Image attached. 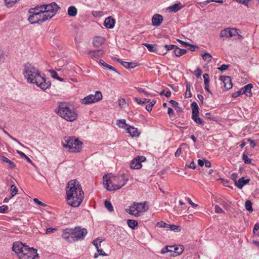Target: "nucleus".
Wrapping results in <instances>:
<instances>
[{
  "label": "nucleus",
  "instance_id": "20",
  "mask_svg": "<svg viewBox=\"0 0 259 259\" xmlns=\"http://www.w3.org/2000/svg\"><path fill=\"white\" fill-rule=\"evenodd\" d=\"M253 88L251 83H249L242 88L243 94H245L246 96L250 97L252 96L251 90Z\"/></svg>",
  "mask_w": 259,
  "mask_h": 259
},
{
  "label": "nucleus",
  "instance_id": "6",
  "mask_svg": "<svg viewBox=\"0 0 259 259\" xmlns=\"http://www.w3.org/2000/svg\"><path fill=\"white\" fill-rule=\"evenodd\" d=\"M29 13L30 15L28 20L31 24L41 23L48 20L38 6L34 8L30 9L29 11Z\"/></svg>",
  "mask_w": 259,
  "mask_h": 259
},
{
  "label": "nucleus",
  "instance_id": "34",
  "mask_svg": "<svg viewBox=\"0 0 259 259\" xmlns=\"http://www.w3.org/2000/svg\"><path fill=\"white\" fill-rule=\"evenodd\" d=\"M105 207L109 211L112 212L113 211V206L110 201L106 200L104 202Z\"/></svg>",
  "mask_w": 259,
  "mask_h": 259
},
{
  "label": "nucleus",
  "instance_id": "18",
  "mask_svg": "<svg viewBox=\"0 0 259 259\" xmlns=\"http://www.w3.org/2000/svg\"><path fill=\"white\" fill-rule=\"evenodd\" d=\"M115 24V20L111 16L106 18L104 21V25L108 28H113Z\"/></svg>",
  "mask_w": 259,
  "mask_h": 259
},
{
  "label": "nucleus",
  "instance_id": "55",
  "mask_svg": "<svg viewBox=\"0 0 259 259\" xmlns=\"http://www.w3.org/2000/svg\"><path fill=\"white\" fill-rule=\"evenodd\" d=\"M195 74L197 78H199L202 74V70L200 68H197L195 71Z\"/></svg>",
  "mask_w": 259,
  "mask_h": 259
},
{
  "label": "nucleus",
  "instance_id": "10",
  "mask_svg": "<svg viewBox=\"0 0 259 259\" xmlns=\"http://www.w3.org/2000/svg\"><path fill=\"white\" fill-rule=\"evenodd\" d=\"M220 36L221 37H232L235 36L241 37L239 34V30L235 28H227L222 30L220 32Z\"/></svg>",
  "mask_w": 259,
  "mask_h": 259
},
{
  "label": "nucleus",
  "instance_id": "35",
  "mask_svg": "<svg viewBox=\"0 0 259 259\" xmlns=\"http://www.w3.org/2000/svg\"><path fill=\"white\" fill-rule=\"evenodd\" d=\"M142 45L147 47L148 51L151 52H155L157 51L156 48L153 45L147 43H143Z\"/></svg>",
  "mask_w": 259,
  "mask_h": 259
},
{
  "label": "nucleus",
  "instance_id": "53",
  "mask_svg": "<svg viewBox=\"0 0 259 259\" xmlns=\"http://www.w3.org/2000/svg\"><path fill=\"white\" fill-rule=\"evenodd\" d=\"M215 212L217 213H222L224 211L219 205H216L214 207Z\"/></svg>",
  "mask_w": 259,
  "mask_h": 259
},
{
  "label": "nucleus",
  "instance_id": "12",
  "mask_svg": "<svg viewBox=\"0 0 259 259\" xmlns=\"http://www.w3.org/2000/svg\"><path fill=\"white\" fill-rule=\"evenodd\" d=\"M28 246L24 245L21 242H15L13 243L12 249L19 257L20 254H22L27 251Z\"/></svg>",
  "mask_w": 259,
  "mask_h": 259
},
{
  "label": "nucleus",
  "instance_id": "4",
  "mask_svg": "<svg viewBox=\"0 0 259 259\" xmlns=\"http://www.w3.org/2000/svg\"><path fill=\"white\" fill-rule=\"evenodd\" d=\"M55 111L58 115L68 121H73L77 117L75 110L71 109L65 103H60Z\"/></svg>",
  "mask_w": 259,
  "mask_h": 259
},
{
  "label": "nucleus",
  "instance_id": "61",
  "mask_svg": "<svg viewBox=\"0 0 259 259\" xmlns=\"http://www.w3.org/2000/svg\"><path fill=\"white\" fill-rule=\"evenodd\" d=\"M57 231V229L56 228H48L46 231V234H51V233H52L54 232V231Z\"/></svg>",
  "mask_w": 259,
  "mask_h": 259
},
{
  "label": "nucleus",
  "instance_id": "44",
  "mask_svg": "<svg viewBox=\"0 0 259 259\" xmlns=\"http://www.w3.org/2000/svg\"><path fill=\"white\" fill-rule=\"evenodd\" d=\"M18 0H4L7 7H11L13 4L17 2Z\"/></svg>",
  "mask_w": 259,
  "mask_h": 259
},
{
  "label": "nucleus",
  "instance_id": "19",
  "mask_svg": "<svg viewBox=\"0 0 259 259\" xmlns=\"http://www.w3.org/2000/svg\"><path fill=\"white\" fill-rule=\"evenodd\" d=\"M250 181L249 179H244V177L240 178L237 182L235 183V185L239 189H242L244 185L248 183Z\"/></svg>",
  "mask_w": 259,
  "mask_h": 259
},
{
  "label": "nucleus",
  "instance_id": "1",
  "mask_svg": "<svg viewBox=\"0 0 259 259\" xmlns=\"http://www.w3.org/2000/svg\"><path fill=\"white\" fill-rule=\"evenodd\" d=\"M66 194L68 204L75 207L80 205L84 198L82 187L76 180H72L68 182L66 187Z\"/></svg>",
  "mask_w": 259,
  "mask_h": 259
},
{
  "label": "nucleus",
  "instance_id": "11",
  "mask_svg": "<svg viewBox=\"0 0 259 259\" xmlns=\"http://www.w3.org/2000/svg\"><path fill=\"white\" fill-rule=\"evenodd\" d=\"M38 254L37 253V250L33 248H27V251L24 252L22 254H20V259H34L35 257H38Z\"/></svg>",
  "mask_w": 259,
  "mask_h": 259
},
{
  "label": "nucleus",
  "instance_id": "59",
  "mask_svg": "<svg viewBox=\"0 0 259 259\" xmlns=\"http://www.w3.org/2000/svg\"><path fill=\"white\" fill-rule=\"evenodd\" d=\"M118 104L119 106L122 108L126 104L125 100L124 99H120L118 100Z\"/></svg>",
  "mask_w": 259,
  "mask_h": 259
},
{
  "label": "nucleus",
  "instance_id": "56",
  "mask_svg": "<svg viewBox=\"0 0 259 259\" xmlns=\"http://www.w3.org/2000/svg\"><path fill=\"white\" fill-rule=\"evenodd\" d=\"M229 66L228 65L226 64H223L220 67H219L218 69L220 71H224L226 70H227Z\"/></svg>",
  "mask_w": 259,
  "mask_h": 259
},
{
  "label": "nucleus",
  "instance_id": "54",
  "mask_svg": "<svg viewBox=\"0 0 259 259\" xmlns=\"http://www.w3.org/2000/svg\"><path fill=\"white\" fill-rule=\"evenodd\" d=\"M164 47L166 49L167 51L174 50H175L176 46L174 45H165Z\"/></svg>",
  "mask_w": 259,
  "mask_h": 259
},
{
  "label": "nucleus",
  "instance_id": "25",
  "mask_svg": "<svg viewBox=\"0 0 259 259\" xmlns=\"http://www.w3.org/2000/svg\"><path fill=\"white\" fill-rule=\"evenodd\" d=\"M126 130L127 133H129L132 137H138L139 135L138 129L134 127L130 126Z\"/></svg>",
  "mask_w": 259,
  "mask_h": 259
},
{
  "label": "nucleus",
  "instance_id": "30",
  "mask_svg": "<svg viewBox=\"0 0 259 259\" xmlns=\"http://www.w3.org/2000/svg\"><path fill=\"white\" fill-rule=\"evenodd\" d=\"M128 226L132 229H135L138 226V222L134 220L128 219L127 221Z\"/></svg>",
  "mask_w": 259,
  "mask_h": 259
},
{
  "label": "nucleus",
  "instance_id": "31",
  "mask_svg": "<svg viewBox=\"0 0 259 259\" xmlns=\"http://www.w3.org/2000/svg\"><path fill=\"white\" fill-rule=\"evenodd\" d=\"M173 248V246H166L161 249L160 252L161 254H164L166 252H170V254H172V252H174Z\"/></svg>",
  "mask_w": 259,
  "mask_h": 259
},
{
  "label": "nucleus",
  "instance_id": "36",
  "mask_svg": "<svg viewBox=\"0 0 259 259\" xmlns=\"http://www.w3.org/2000/svg\"><path fill=\"white\" fill-rule=\"evenodd\" d=\"M167 229L176 232H178L181 231V228L179 226H177L175 225H169L168 224V227Z\"/></svg>",
  "mask_w": 259,
  "mask_h": 259
},
{
  "label": "nucleus",
  "instance_id": "14",
  "mask_svg": "<svg viewBox=\"0 0 259 259\" xmlns=\"http://www.w3.org/2000/svg\"><path fill=\"white\" fill-rule=\"evenodd\" d=\"M220 79L223 82L224 87L226 90H229L232 88L233 84L230 76H220Z\"/></svg>",
  "mask_w": 259,
  "mask_h": 259
},
{
  "label": "nucleus",
  "instance_id": "22",
  "mask_svg": "<svg viewBox=\"0 0 259 259\" xmlns=\"http://www.w3.org/2000/svg\"><path fill=\"white\" fill-rule=\"evenodd\" d=\"M104 52L102 50L90 51L89 53V56L92 58H98L104 54Z\"/></svg>",
  "mask_w": 259,
  "mask_h": 259
},
{
  "label": "nucleus",
  "instance_id": "40",
  "mask_svg": "<svg viewBox=\"0 0 259 259\" xmlns=\"http://www.w3.org/2000/svg\"><path fill=\"white\" fill-rule=\"evenodd\" d=\"M202 57L204 61L210 62L211 60L212 56L208 53H205L202 55Z\"/></svg>",
  "mask_w": 259,
  "mask_h": 259
},
{
  "label": "nucleus",
  "instance_id": "39",
  "mask_svg": "<svg viewBox=\"0 0 259 259\" xmlns=\"http://www.w3.org/2000/svg\"><path fill=\"white\" fill-rule=\"evenodd\" d=\"M253 232L255 236L259 237V223L254 225Z\"/></svg>",
  "mask_w": 259,
  "mask_h": 259
},
{
  "label": "nucleus",
  "instance_id": "23",
  "mask_svg": "<svg viewBox=\"0 0 259 259\" xmlns=\"http://www.w3.org/2000/svg\"><path fill=\"white\" fill-rule=\"evenodd\" d=\"M183 8V6L181 3L175 4L167 8V10L169 12H177Z\"/></svg>",
  "mask_w": 259,
  "mask_h": 259
},
{
  "label": "nucleus",
  "instance_id": "50",
  "mask_svg": "<svg viewBox=\"0 0 259 259\" xmlns=\"http://www.w3.org/2000/svg\"><path fill=\"white\" fill-rule=\"evenodd\" d=\"M241 94H243V91H242V89H241L240 90H239L238 91L235 92V93H234L232 96V97L233 98H237L238 97H239L240 95Z\"/></svg>",
  "mask_w": 259,
  "mask_h": 259
},
{
  "label": "nucleus",
  "instance_id": "47",
  "mask_svg": "<svg viewBox=\"0 0 259 259\" xmlns=\"http://www.w3.org/2000/svg\"><path fill=\"white\" fill-rule=\"evenodd\" d=\"M3 132L5 134H6L7 136H8L11 139H12L13 140L16 141V142H17L19 144H20L22 146H23V145L18 140H17L15 138H14L12 136H11L6 130H5L4 129H3Z\"/></svg>",
  "mask_w": 259,
  "mask_h": 259
},
{
  "label": "nucleus",
  "instance_id": "45",
  "mask_svg": "<svg viewBox=\"0 0 259 259\" xmlns=\"http://www.w3.org/2000/svg\"><path fill=\"white\" fill-rule=\"evenodd\" d=\"M192 118L197 124H201L203 123L202 120L198 117V115L192 116Z\"/></svg>",
  "mask_w": 259,
  "mask_h": 259
},
{
  "label": "nucleus",
  "instance_id": "15",
  "mask_svg": "<svg viewBox=\"0 0 259 259\" xmlns=\"http://www.w3.org/2000/svg\"><path fill=\"white\" fill-rule=\"evenodd\" d=\"M72 229L67 228L63 231V234L62 237L65 240L69 242L74 241L73 238L72 237Z\"/></svg>",
  "mask_w": 259,
  "mask_h": 259
},
{
  "label": "nucleus",
  "instance_id": "46",
  "mask_svg": "<svg viewBox=\"0 0 259 259\" xmlns=\"http://www.w3.org/2000/svg\"><path fill=\"white\" fill-rule=\"evenodd\" d=\"M135 100L139 104H143L150 102L149 99H144L143 100H142L141 99L138 98H135Z\"/></svg>",
  "mask_w": 259,
  "mask_h": 259
},
{
  "label": "nucleus",
  "instance_id": "43",
  "mask_svg": "<svg viewBox=\"0 0 259 259\" xmlns=\"http://www.w3.org/2000/svg\"><path fill=\"white\" fill-rule=\"evenodd\" d=\"M156 226L160 227V228H164L167 229L168 227V224L164 223L163 221H160L159 222H157L156 224Z\"/></svg>",
  "mask_w": 259,
  "mask_h": 259
},
{
  "label": "nucleus",
  "instance_id": "42",
  "mask_svg": "<svg viewBox=\"0 0 259 259\" xmlns=\"http://www.w3.org/2000/svg\"><path fill=\"white\" fill-rule=\"evenodd\" d=\"M125 211L126 212L134 215L135 217H139L140 215V214H138V212H134V211H133L130 206H129L128 208H126Z\"/></svg>",
  "mask_w": 259,
  "mask_h": 259
},
{
  "label": "nucleus",
  "instance_id": "3",
  "mask_svg": "<svg viewBox=\"0 0 259 259\" xmlns=\"http://www.w3.org/2000/svg\"><path fill=\"white\" fill-rule=\"evenodd\" d=\"M104 185L109 191H115L124 186L128 181L125 175L114 176L105 175L103 176Z\"/></svg>",
  "mask_w": 259,
  "mask_h": 259
},
{
  "label": "nucleus",
  "instance_id": "41",
  "mask_svg": "<svg viewBox=\"0 0 259 259\" xmlns=\"http://www.w3.org/2000/svg\"><path fill=\"white\" fill-rule=\"evenodd\" d=\"M11 191L12 192V196L11 198H12L18 193V189L15 185H11Z\"/></svg>",
  "mask_w": 259,
  "mask_h": 259
},
{
  "label": "nucleus",
  "instance_id": "24",
  "mask_svg": "<svg viewBox=\"0 0 259 259\" xmlns=\"http://www.w3.org/2000/svg\"><path fill=\"white\" fill-rule=\"evenodd\" d=\"M173 249L174 252H172V254H169V256H177L178 255L181 254L184 250L183 246H180V247L174 246Z\"/></svg>",
  "mask_w": 259,
  "mask_h": 259
},
{
  "label": "nucleus",
  "instance_id": "21",
  "mask_svg": "<svg viewBox=\"0 0 259 259\" xmlns=\"http://www.w3.org/2000/svg\"><path fill=\"white\" fill-rule=\"evenodd\" d=\"M104 42V38L103 37L97 36L94 37L93 44L94 46L99 47L103 44Z\"/></svg>",
  "mask_w": 259,
  "mask_h": 259
},
{
  "label": "nucleus",
  "instance_id": "52",
  "mask_svg": "<svg viewBox=\"0 0 259 259\" xmlns=\"http://www.w3.org/2000/svg\"><path fill=\"white\" fill-rule=\"evenodd\" d=\"M133 64H134L133 62H128L123 61L122 64V65H123L125 68L129 69V68H132V66H130L129 65H133Z\"/></svg>",
  "mask_w": 259,
  "mask_h": 259
},
{
  "label": "nucleus",
  "instance_id": "5",
  "mask_svg": "<svg viewBox=\"0 0 259 259\" xmlns=\"http://www.w3.org/2000/svg\"><path fill=\"white\" fill-rule=\"evenodd\" d=\"M62 143L63 146L70 152H78L82 148V142L73 137H65Z\"/></svg>",
  "mask_w": 259,
  "mask_h": 259
},
{
  "label": "nucleus",
  "instance_id": "49",
  "mask_svg": "<svg viewBox=\"0 0 259 259\" xmlns=\"http://www.w3.org/2000/svg\"><path fill=\"white\" fill-rule=\"evenodd\" d=\"M242 159L245 163H251V160L248 158V156L245 153H243V154Z\"/></svg>",
  "mask_w": 259,
  "mask_h": 259
},
{
  "label": "nucleus",
  "instance_id": "48",
  "mask_svg": "<svg viewBox=\"0 0 259 259\" xmlns=\"http://www.w3.org/2000/svg\"><path fill=\"white\" fill-rule=\"evenodd\" d=\"M155 103H156L155 101H152L150 104L147 105L146 106V109L148 111H151L152 110L153 106L154 105Z\"/></svg>",
  "mask_w": 259,
  "mask_h": 259
},
{
  "label": "nucleus",
  "instance_id": "9",
  "mask_svg": "<svg viewBox=\"0 0 259 259\" xmlns=\"http://www.w3.org/2000/svg\"><path fill=\"white\" fill-rule=\"evenodd\" d=\"M72 237L74 241L79 239H83L87 234V230L85 228H81L79 227L72 229Z\"/></svg>",
  "mask_w": 259,
  "mask_h": 259
},
{
  "label": "nucleus",
  "instance_id": "13",
  "mask_svg": "<svg viewBox=\"0 0 259 259\" xmlns=\"http://www.w3.org/2000/svg\"><path fill=\"white\" fill-rule=\"evenodd\" d=\"M146 160L144 156H138L135 157L131 162L130 167L132 169H140L142 167L141 162Z\"/></svg>",
  "mask_w": 259,
  "mask_h": 259
},
{
  "label": "nucleus",
  "instance_id": "63",
  "mask_svg": "<svg viewBox=\"0 0 259 259\" xmlns=\"http://www.w3.org/2000/svg\"><path fill=\"white\" fill-rule=\"evenodd\" d=\"M247 141L248 142H249L250 143V146L252 147V148H254V146H255L256 145V143H255V141L251 140V139L250 138H248L247 139Z\"/></svg>",
  "mask_w": 259,
  "mask_h": 259
},
{
  "label": "nucleus",
  "instance_id": "38",
  "mask_svg": "<svg viewBox=\"0 0 259 259\" xmlns=\"http://www.w3.org/2000/svg\"><path fill=\"white\" fill-rule=\"evenodd\" d=\"M17 153L21 157L23 158H24L28 162L30 163H32V160L27 156H26L23 152L20 151H17Z\"/></svg>",
  "mask_w": 259,
  "mask_h": 259
},
{
  "label": "nucleus",
  "instance_id": "28",
  "mask_svg": "<svg viewBox=\"0 0 259 259\" xmlns=\"http://www.w3.org/2000/svg\"><path fill=\"white\" fill-rule=\"evenodd\" d=\"M192 108V116L198 115L199 114V107L197 104L196 102H193L191 104Z\"/></svg>",
  "mask_w": 259,
  "mask_h": 259
},
{
  "label": "nucleus",
  "instance_id": "33",
  "mask_svg": "<svg viewBox=\"0 0 259 259\" xmlns=\"http://www.w3.org/2000/svg\"><path fill=\"white\" fill-rule=\"evenodd\" d=\"M116 124L120 128H124L127 125L125 119H118L116 121Z\"/></svg>",
  "mask_w": 259,
  "mask_h": 259
},
{
  "label": "nucleus",
  "instance_id": "32",
  "mask_svg": "<svg viewBox=\"0 0 259 259\" xmlns=\"http://www.w3.org/2000/svg\"><path fill=\"white\" fill-rule=\"evenodd\" d=\"M186 91L185 94V96L186 98H191L192 96L191 93V85L188 82H186Z\"/></svg>",
  "mask_w": 259,
  "mask_h": 259
},
{
  "label": "nucleus",
  "instance_id": "17",
  "mask_svg": "<svg viewBox=\"0 0 259 259\" xmlns=\"http://www.w3.org/2000/svg\"><path fill=\"white\" fill-rule=\"evenodd\" d=\"M163 21V17L159 14H155L152 17V25L155 26H159Z\"/></svg>",
  "mask_w": 259,
  "mask_h": 259
},
{
  "label": "nucleus",
  "instance_id": "16",
  "mask_svg": "<svg viewBox=\"0 0 259 259\" xmlns=\"http://www.w3.org/2000/svg\"><path fill=\"white\" fill-rule=\"evenodd\" d=\"M136 206H137V212H138V214H140V212H145L149 208L148 203L146 201L140 203L136 202Z\"/></svg>",
  "mask_w": 259,
  "mask_h": 259
},
{
  "label": "nucleus",
  "instance_id": "58",
  "mask_svg": "<svg viewBox=\"0 0 259 259\" xmlns=\"http://www.w3.org/2000/svg\"><path fill=\"white\" fill-rule=\"evenodd\" d=\"M105 67L106 68H108V69H110L111 70H112V71H114L115 72L119 74L118 72L117 71V70L116 69H115L113 66H112L108 64L105 65Z\"/></svg>",
  "mask_w": 259,
  "mask_h": 259
},
{
  "label": "nucleus",
  "instance_id": "51",
  "mask_svg": "<svg viewBox=\"0 0 259 259\" xmlns=\"http://www.w3.org/2000/svg\"><path fill=\"white\" fill-rule=\"evenodd\" d=\"M203 77L204 78V84H209V78L208 74L207 73L204 74L203 75Z\"/></svg>",
  "mask_w": 259,
  "mask_h": 259
},
{
  "label": "nucleus",
  "instance_id": "29",
  "mask_svg": "<svg viewBox=\"0 0 259 259\" xmlns=\"http://www.w3.org/2000/svg\"><path fill=\"white\" fill-rule=\"evenodd\" d=\"M174 52L176 56L180 57V56H182L183 55L186 54L187 52V51L184 49H180L176 46V47L175 50L174 51Z\"/></svg>",
  "mask_w": 259,
  "mask_h": 259
},
{
  "label": "nucleus",
  "instance_id": "57",
  "mask_svg": "<svg viewBox=\"0 0 259 259\" xmlns=\"http://www.w3.org/2000/svg\"><path fill=\"white\" fill-rule=\"evenodd\" d=\"M8 209V206L7 205H4L0 206V213H5Z\"/></svg>",
  "mask_w": 259,
  "mask_h": 259
},
{
  "label": "nucleus",
  "instance_id": "8",
  "mask_svg": "<svg viewBox=\"0 0 259 259\" xmlns=\"http://www.w3.org/2000/svg\"><path fill=\"white\" fill-rule=\"evenodd\" d=\"M102 94L100 91H96L95 95L91 94L81 100L82 104H90L100 101L102 99Z\"/></svg>",
  "mask_w": 259,
  "mask_h": 259
},
{
  "label": "nucleus",
  "instance_id": "62",
  "mask_svg": "<svg viewBox=\"0 0 259 259\" xmlns=\"http://www.w3.org/2000/svg\"><path fill=\"white\" fill-rule=\"evenodd\" d=\"M34 201L37 203L38 205L42 206H46V204L42 202L41 201H39L37 198H34L33 199Z\"/></svg>",
  "mask_w": 259,
  "mask_h": 259
},
{
  "label": "nucleus",
  "instance_id": "27",
  "mask_svg": "<svg viewBox=\"0 0 259 259\" xmlns=\"http://www.w3.org/2000/svg\"><path fill=\"white\" fill-rule=\"evenodd\" d=\"M68 15L70 17H74L77 13V10L74 6L69 7L68 9Z\"/></svg>",
  "mask_w": 259,
  "mask_h": 259
},
{
  "label": "nucleus",
  "instance_id": "64",
  "mask_svg": "<svg viewBox=\"0 0 259 259\" xmlns=\"http://www.w3.org/2000/svg\"><path fill=\"white\" fill-rule=\"evenodd\" d=\"M97 249L98 252L99 253L100 255L102 256H107V254L102 249H99V247Z\"/></svg>",
  "mask_w": 259,
  "mask_h": 259
},
{
  "label": "nucleus",
  "instance_id": "60",
  "mask_svg": "<svg viewBox=\"0 0 259 259\" xmlns=\"http://www.w3.org/2000/svg\"><path fill=\"white\" fill-rule=\"evenodd\" d=\"M238 178V174L236 173H233L231 175V178L232 180L234 181V183H236V182H237V179Z\"/></svg>",
  "mask_w": 259,
  "mask_h": 259
},
{
  "label": "nucleus",
  "instance_id": "37",
  "mask_svg": "<svg viewBox=\"0 0 259 259\" xmlns=\"http://www.w3.org/2000/svg\"><path fill=\"white\" fill-rule=\"evenodd\" d=\"M245 207L247 210L249 212H252L253 208L252 207V203L250 200H246L245 203Z\"/></svg>",
  "mask_w": 259,
  "mask_h": 259
},
{
  "label": "nucleus",
  "instance_id": "2",
  "mask_svg": "<svg viewBox=\"0 0 259 259\" xmlns=\"http://www.w3.org/2000/svg\"><path fill=\"white\" fill-rule=\"evenodd\" d=\"M23 74L29 83H35L42 90H46L51 85V82L46 81L38 69L30 63L25 64Z\"/></svg>",
  "mask_w": 259,
  "mask_h": 259
},
{
  "label": "nucleus",
  "instance_id": "26",
  "mask_svg": "<svg viewBox=\"0 0 259 259\" xmlns=\"http://www.w3.org/2000/svg\"><path fill=\"white\" fill-rule=\"evenodd\" d=\"M0 159L4 162L8 163L9 164L8 166L11 169H12L16 166L15 164L13 161L9 159L5 156H1L0 157Z\"/></svg>",
  "mask_w": 259,
  "mask_h": 259
},
{
  "label": "nucleus",
  "instance_id": "7",
  "mask_svg": "<svg viewBox=\"0 0 259 259\" xmlns=\"http://www.w3.org/2000/svg\"><path fill=\"white\" fill-rule=\"evenodd\" d=\"M38 7L44 13L47 20L52 18L60 8L55 2L48 5H40Z\"/></svg>",
  "mask_w": 259,
  "mask_h": 259
}]
</instances>
